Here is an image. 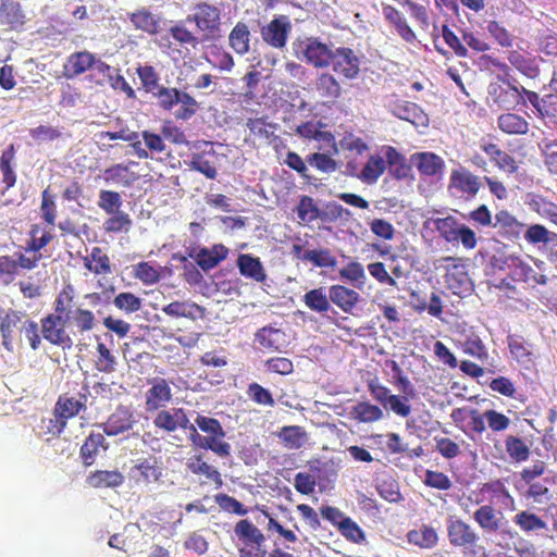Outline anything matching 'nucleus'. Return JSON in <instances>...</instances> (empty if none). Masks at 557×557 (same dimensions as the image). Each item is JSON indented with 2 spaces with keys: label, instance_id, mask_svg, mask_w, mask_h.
I'll list each match as a JSON object with an SVG mask.
<instances>
[{
  "label": "nucleus",
  "instance_id": "48",
  "mask_svg": "<svg viewBox=\"0 0 557 557\" xmlns=\"http://www.w3.org/2000/svg\"><path fill=\"white\" fill-rule=\"evenodd\" d=\"M530 209L557 226V205L541 195H531Z\"/></svg>",
  "mask_w": 557,
  "mask_h": 557
},
{
  "label": "nucleus",
  "instance_id": "4",
  "mask_svg": "<svg viewBox=\"0 0 557 557\" xmlns=\"http://www.w3.org/2000/svg\"><path fill=\"white\" fill-rule=\"evenodd\" d=\"M424 225L436 231L445 242L455 244L460 242L467 250L474 249L478 244L476 235L466 224L460 223L455 216L429 218Z\"/></svg>",
  "mask_w": 557,
  "mask_h": 557
},
{
  "label": "nucleus",
  "instance_id": "3",
  "mask_svg": "<svg viewBox=\"0 0 557 557\" xmlns=\"http://www.w3.org/2000/svg\"><path fill=\"white\" fill-rule=\"evenodd\" d=\"M543 264V261L520 255H508L502 260V269L507 271L513 282L524 283L530 287L547 284L548 277L541 269Z\"/></svg>",
  "mask_w": 557,
  "mask_h": 557
},
{
  "label": "nucleus",
  "instance_id": "46",
  "mask_svg": "<svg viewBox=\"0 0 557 557\" xmlns=\"http://www.w3.org/2000/svg\"><path fill=\"white\" fill-rule=\"evenodd\" d=\"M0 22L15 28L24 24L21 4L14 0H2L0 3Z\"/></svg>",
  "mask_w": 557,
  "mask_h": 557
},
{
  "label": "nucleus",
  "instance_id": "52",
  "mask_svg": "<svg viewBox=\"0 0 557 557\" xmlns=\"http://www.w3.org/2000/svg\"><path fill=\"white\" fill-rule=\"evenodd\" d=\"M417 169L422 175L434 176L442 173L444 161L435 153L422 152L418 156Z\"/></svg>",
  "mask_w": 557,
  "mask_h": 557
},
{
  "label": "nucleus",
  "instance_id": "28",
  "mask_svg": "<svg viewBox=\"0 0 557 557\" xmlns=\"http://www.w3.org/2000/svg\"><path fill=\"white\" fill-rule=\"evenodd\" d=\"M218 156L216 152L211 148L208 151L194 152L190 156V160L188 162V166L201 173L209 180H215L218 176L216 162Z\"/></svg>",
  "mask_w": 557,
  "mask_h": 557
},
{
  "label": "nucleus",
  "instance_id": "15",
  "mask_svg": "<svg viewBox=\"0 0 557 557\" xmlns=\"http://www.w3.org/2000/svg\"><path fill=\"white\" fill-rule=\"evenodd\" d=\"M153 425L166 433L183 430L188 433L190 421L184 408L160 410L153 419Z\"/></svg>",
  "mask_w": 557,
  "mask_h": 557
},
{
  "label": "nucleus",
  "instance_id": "17",
  "mask_svg": "<svg viewBox=\"0 0 557 557\" xmlns=\"http://www.w3.org/2000/svg\"><path fill=\"white\" fill-rule=\"evenodd\" d=\"M26 319L27 314L16 310H9L0 318V333L5 350L13 351V343L22 331Z\"/></svg>",
  "mask_w": 557,
  "mask_h": 557
},
{
  "label": "nucleus",
  "instance_id": "13",
  "mask_svg": "<svg viewBox=\"0 0 557 557\" xmlns=\"http://www.w3.org/2000/svg\"><path fill=\"white\" fill-rule=\"evenodd\" d=\"M163 469L157 457L140 458L129 470V478L137 485H149L158 482Z\"/></svg>",
  "mask_w": 557,
  "mask_h": 557
},
{
  "label": "nucleus",
  "instance_id": "7",
  "mask_svg": "<svg viewBox=\"0 0 557 557\" xmlns=\"http://www.w3.org/2000/svg\"><path fill=\"white\" fill-rule=\"evenodd\" d=\"M234 533L239 542L240 557H264L263 543L265 537L248 519L239 520L234 527Z\"/></svg>",
  "mask_w": 557,
  "mask_h": 557
},
{
  "label": "nucleus",
  "instance_id": "16",
  "mask_svg": "<svg viewBox=\"0 0 557 557\" xmlns=\"http://www.w3.org/2000/svg\"><path fill=\"white\" fill-rule=\"evenodd\" d=\"M149 383L150 387L145 393L146 410L156 411L164 408L173 397L169 382L163 377H153Z\"/></svg>",
  "mask_w": 557,
  "mask_h": 557
},
{
  "label": "nucleus",
  "instance_id": "37",
  "mask_svg": "<svg viewBox=\"0 0 557 557\" xmlns=\"http://www.w3.org/2000/svg\"><path fill=\"white\" fill-rule=\"evenodd\" d=\"M139 178L138 174L131 171L129 164L116 163L103 171V180L123 187H131Z\"/></svg>",
  "mask_w": 557,
  "mask_h": 557
},
{
  "label": "nucleus",
  "instance_id": "9",
  "mask_svg": "<svg viewBox=\"0 0 557 557\" xmlns=\"http://www.w3.org/2000/svg\"><path fill=\"white\" fill-rule=\"evenodd\" d=\"M446 531L449 544L456 548L473 552L480 541L476 531L461 518L447 519Z\"/></svg>",
  "mask_w": 557,
  "mask_h": 557
},
{
  "label": "nucleus",
  "instance_id": "53",
  "mask_svg": "<svg viewBox=\"0 0 557 557\" xmlns=\"http://www.w3.org/2000/svg\"><path fill=\"white\" fill-rule=\"evenodd\" d=\"M169 34L182 47L196 49L202 41L197 35L189 30L183 22L172 25L169 28Z\"/></svg>",
  "mask_w": 557,
  "mask_h": 557
},
{
  "label": "nucleus",
  "instance_id": "34",
  "mask_svg": "<svg viewBox=\"0 0 557 557\" xmlns=\"http://www.w3.org/2000/svg\"><path fill=\"white\" fill-rule=\"evenodd\" d=\"M85 269L95 275H109L112 273L110 257L101 247H92L90 252L83 257Z\"/></svg>",
  "mask_w": 557,
  "mask_h": 557
},
{
  "label": "nucleus",
  "instance_id": "60",
  "mask_svg": "<svg viewBox=\"0 0 557 557\" xmlns=\"http://www.w3.org/2000/svg\"><path fill=\"white\" fill-rule=\"evenodd\" d=\"M96 369L102 373H112L115 371L116 359L111 350L103 344H97Z\"/></svg>",
  "mask_w": 557,
  "mask_h": 557
},
{
  "label": "nucleus",
  "instance_id": "10",
  "mask_svg": "<svg viewBox=\"0 0 557 557\" xmlns=\"http://www.w3.org/2000/svg\"><path fill=\"white\" fill-rule=\"evenodd\" d=\"M330 66L339 77L354 81L361 71V55L350 47H337L334 50Z\"/></svg>",
  "mask_w": 557,
  "mask_h": 557
},
{
  "label": "nucleus",
  "instance_id": "64",
  "mask_svg": "<svg viewBox=\"0 0 557 557\" xmlns=\"http://www.w3.org/2000/svg\"><path fill=\"white\" fill-rule=\"evenodd\" d=\"M134 276L145 285H153L160 280V272L150 262L141 261L134 267Z\"/></svg>",
  "mask_w": 557,
  "mask_h": 557
},
{
  "label": "nucleus",
  "instance_id": "55",
  "mask_svg": "<svg viewBox=\"0 0 557 557\" xmlns=\"http://www.w3.org/2000/svg\"><path fill=\"white\" fill-rule=\"evenodd\" d=\"M304 261H310L317 268H332L337 265L335 256L327 248L306 250L301 255Z\"/></svg>",
  "mask_w": 557,
  "mask_h": 557
},
{
  "label": "nucleus",
  "instance_id": "23",
  "mask_svg": "<svg viewBox=\"0 0 557 557\" xmlns=\"http://www.w3.org/2000/svg\"><path fill=\"white\" fill-rule=\"evenodd\" d=\"M64 318L67 321V329L75 335L76 333L84 334L94 330L96 325V318L92 311L83 308H71V305H65Z\"/></svg>",
  "mask_w": 557,
  "mask_h": 557
},
{
  "label": "nucleus",
  "instance_id": "39",
  "mask_svg": "<svg viewBox=\"0 0 557 557\" xmlns=\"http://www.w3.org/2000/svg\"><path fill=\"white\" fill-rule=\"evenodd\" d=\"M407 541L422 549H431L438 543V533L433 527L421 524L407 533Z\"/></svg>",
  "mask_w": 557,
  "mask_h": 557
},
{
  "label": "nucleus",
  "instance_id": "49",
  "mask_svg": "<svg viewBox=\"0 0 557 557\" xmlns=\"http://www.w3.org/2000/svg\"><path fill=\"white\" fill-rule=\"evenodd\" d=\"M14 160L15 149L13 145H10L2 151L0 157V171L2 173V182L5 185V189L12 188L16 183V174L13 170Z\"/></svg>",
  "mask_w": 557,
  "mask_h": 557
},
{
  "label": "nucleus",
  "instance_id": "14",
  "mask_svg": "<svg viewBox=\"0 0 557 557\" xmlns=\"http://www.w3.org/2000/svg\"><path fill=\"white\" fill-rule=\"evenodd\" d=\"M493 228L504 239L515 242L523 234L525 224L507 209H500L494 215Z\"/></svg>",
  "mask_w": 557,
  "mask_h": 557
},
{
  "label": "nucleus",
  "instance_id": "43",
  "mask_svg": "<svg viewBox=\"0 0 557 557\" xmlns=\"http://www.w3.org/2000/svg\"><path fill=\"white\" fill-rule=\"evenodd\" d=\"M230 47L240 55L250 49V30L246 23L238 22L228 35Z\"/></svg>",
  "mask_w": 557,
  "mask_h": 557
},
{
  "label": "nucleus",
  "instance_id": "2",
  "mask_svg": "<svg viewBox=\"0 0 557 557\" xmlns=\"http://www.w3.org/2000/svg\"><path fill=\"white\" fill-rule=\"evenodd\" d=\"M73 299V287H64L54 300V313H49L41 319L42 337L50 344L60 346L63 349H70L74 344L70 333L66 332L67 321L64 318L65 305H71Z\"/></svg>",
  "mask_w": 557,
  "mask_h": 557
},
{
  "label": "nucleus",
  "instance_id": "18",
  "mask_svg": "<svg viewBox=\"0 0 557 557\" xmlns=\"http://www.w3.org/2000/svg\"><path fill=\"white\" fill-rule=\"evenodd\" d=\"M135 423L134 412L127 406L119 405L101 428L108 436H116L133 429Z\"/></svg>",
  "mask_w": 557,
  "mask_h": 557
},
{
  "label": "nucleus",
  "instance_id": "36",
  "mask_svg": "<svg viewBox=\"0 0 557 557\" xmlns=\"http://www.w3.org/2000/svg\"><path fill=\"white\" fill-rule=\"evenodd\" d=\"M125 481L123 473L119 470H96L87 476V483L94 488H115Z\"/></svg>",
  "mask_w": 557,
  "mask_h": 557
},
{
  "label": "nucleus",
  "instance_id": "6",
  "mask_svg": "<svg viewBox=\"0 0 557 557\" xmlns=\"http://www.w3.org/2000/svg\"><path fill=\"white\" fill-rule=\"evenodd\" d=\"M185 22L195 23L201 34V40L208 41L221 29V11L213 4L199 2L194 7V12L186 16Z\"/></svg>",
  "mask_w": 557,
  "mask_h": 557
},
{
  "label": "nucleus",
  "instance_id": "38",
  "mask_svg": "<svg viewBox=\"0 0 557 557\" xmlns=\"http://www.w3.org/2000/svg\"><path fill=\"white\" fill-rule=\"evenodd\" d=\"M128 18L135 29L156 35L160 29V18L146 8H141L128 14Z\"/></svg>",
  "mask_w": 557,
  "mask_h": 557
},
{
  "label": "nucleus",
  "instance_id": "51",
  "mask_svg": "<svg viewBox=\"0 0 557 557\" xmlns=\"http://www.w3.org/2000/svg\"><path fill=\"white\" fill-rule=\"evenodd\" d=\"M385 158L394 177L397 180L407 177L410 168L406 163V158L395 147H386Z\"/></svg>",
  "mask_w": 557,
  "mask_h": 557
},
{
  "label": "nucleus",
  "instance_id": "56",
  "mask_svg": "<svg viewBox=\"0 0 557 557\" xmlns=\"http://www.w3.org/2000/svg\"><path fill=\"white\" fill-rule=\"evenodd\" d=\"M136 73L140 79L141 87L147 94L153 95L160 88V76L152 65H139Z\"/></svg>",
  "mask_w": 557,
  "mask_h": 557
},
{
  "label": "nucleus",
  "instance_id": "29",
  "mask_svg": "<svg viewBox=\"0 0 557 557\" xmlns=\"http://www.w3.org/2000/svg\"><path fill=\"white\" fill-rule=\"evenodd\" d=\"M239 273L246 278H250L257 283H264L267 273L260 258L250 253H240L236 261Z\"/></svg>",
  "mask_w": 557,
  "mask_h": 557
},
{
  "label": "nucleus",
  "instance_id": "1",
  "mask_svg": "<svg viewBox=\"0 0 557 557\" xmlns=\"http://www.w3.org/2000/svg\"><path fill=\"white\" fill-rule=\"evenodd\" d=\"M226 435L221 422L212 417L198 413L195 423H190L188 440L193 446L211 450L221 458L231 456V444L224 441Z\"/></svg>",
  "mask_w": 557,
  "mask_h": 557
},
{
  "label": "nucleus",
  "instance_id": "24",
  "mask_svg": "<svg viewBox=\"0 0 557 557\" xmlns=\"http://www.w3.org/2000/svg\"><path fill=\"white\" fill-rule=\"evenodd\" d=\"M186 469L195 475L203 476L206 479L203 483H212L215 488H220L223 485L220 471L214 466L208 463L202 454H195L189 457L186 461Z\"/></svg>",
  "mask_w": 557,
  "mask_h": 557
},
{
  "label": "nucleus",
  "instance_id": "26",
  "mask_svg": "<svg viewBox=\"0 0 557 557\" xmlns=\"http://www.w3.org/2000/svg\"><path fill=\"white\" fill-rule=\"evenodd\" d=\"M482 151L488 157L490 161L502 172L513 174L518 170L516 159L503 150L497 144L483 143L481 144Z\"/></svg>",
  "mask_w": 557,
  "mask_h": 557
},
{
  "label": "nucleus",
  "instance_id": "57",
  "mask_svg": "<svg viewBox=\"0 0 557 557\" xmlns=\"http://www.w3.org/2000/svg\"><path fill=\"white\" fill-rule=\"evenodd\" d=\"M304 302L315 312H326L330 309L329 298L322 287L307 292L304 295Z\"/></svg>",
  "mask_w": 557,
  "mask_h": 557
},
{
  "label": "nucleus",
  "instance_id": "58",
  "mask_svg": "<svg viewBox=\"0 0 557 557\" xmlns=\"http://www.w3.org/2000/svg\"><path fill=\"white\" fill-rule=\"evenodd\" d=\"M505 446L507 454L516 462H522L529 459L530 449L520 437L513 435L507 436Z\"/></svg>",
  "mask_w": 557,
  "mask_h": 557
},
{
  "label": "nucleus",
  "instance_id": "25",
  "mask_svg": "<svg viewBox=\"0 0 557 557\" xmlns=\"http://www.w3.org/2000/svg\"><path fill=\"white\" fill-rule=\"evenodd\" d=\"M227 256L228 248L223 244H214L210 248L201 247L195 255L189 253V257L195 259L197 265L203 271H209L215 268L224 261Z\"/></svg>",
  "mask_w": 557,
  "mask_h": 557
},
{
  "label": "nucleus",
  "instance_id": "54",
  "mask_svg": "<svg viewBox=\"0 0 557 557\" xmlns=\"http://www.w3.org/2000/svg\"><path fill=\"white\" fill-rule=\"evenodd\" d=\"M298 219L301 223L309 224L321 218L322 212L313 198L307 195L300 197L296 208Z\"/></svg>",
  "mask_w": 557,
  "mask_h": 557
},
{
  "label": "nucleus",
  "instance_id": "22",
  "mask_svg": "<svg viewBox=\"0 0 557 557\" xmlns=\"http://www.w3.org/2000/svg\"><path fill=\"white\" fill-rule=\"evenodd\" d=\"M448 187L472 198L479 193L481 181L479 176L471 173L468 169L459 168L451 171Z\"/></svg>",
  "mask_w": 557,
  "mask_h": 557
},
{
  "label": "nucleus",
  "instance_id": "45",
  "mask_svg": "<svg viewBox=\"0 0 557 557\" xmlns=\"http://www.w3.org/2000/svg\"><path fill=\"white\" fill-rule=\"evenodd\" d=\"M256 341L268 350H280L285 342V333L272 326H264L256 333Z\"/></svg>",
  "mask_w": 557,
  "mask_h": 557
},
{
  "label": "nucleus",
  "instance_id": "33",
  "mask_svg": "<svg viewBox=\"0 0 557 557\" xmlns=\"http://www.w3.org/2000/svg\"><path fill=\"white\" fill-rule=\"evenodd\" d=\"M162 312L170 318H186L191 321L202 319L205 309L191 301H172L162 308Z\"/></svg>",
  "mask_w": 557,
  "mask_h": 557
},
{
  "label": "nucleus",
  "instance_id": "8",
  "mask_svg": "<svg viewBox=\"0 0 557 557\" xmlns=\"http://www.w3.org/2000/svg\"><path fill=\"white\" fill-rule=\"evenodd\" d=\"M334 50L319 38L310 37L297 45L295 54L314 69H327L332 63Z\"/></svg>",
  "mask_w": 557,
  "mask_h": 557
},
{
  "label": "nucleus",
  "instance_id": "59",
  "mask_svg": "<svg viewBox=\"0 0 557 557\" xmlns=\"http://www.w3.org/2000/svg\"><path fill=\"white\" fill-rule=\"evenodd\" d=\"M339 276L342 280L348 281L357 287H361L367 278L363 265L358 261L348 262L339 270Z\"/></svg>",
  "mask_w": 557,
  "mask_h": 557
},
{
  "label": "nucleus",
  "instance_id": "41",
  "mask_svg": "<svg viewBox=\"0 0 557 557\" xmlns=\"http://www.w3.org/2000/svg\"><path fill=\"white\" fill-rule=\"evenodd\" d=\"M508 62L522 75L529 78H536L540 75V67L535 58H530L519 52L510 50L507 54Z\"/></svg>",
  "mask_w": 557,
  "mask_h": 557
},
{
  "label": "nucleus",
  "instance_id": "19",
  "mask_svg": "<svg viewBox=\"0 0 557 557\" xmlns=\"http://www.w3.org/2000/svg\"><path fill=\"white\" fill-rule=\"evenodd\" d=\"M386 163L383 157L372 154L361 170L351 161L347 163L346 169L349 175L358 177L366 184H374L386 170Z\"/></svg>",
  "mask_w": 557,
  "mask_h": 557
},
{
  "label": "nucleus",
  "instance_id": "44",
  "mask_svg": "<svg viewBox=\"0 0 557 557\" xmlns=\"http://www.w3.org/2000/svg\"><path fill=\"white\" fill-rule=\"evenodd\" d=\"M351 419L361 423H373L383 419V410L370 401H359L350 410Z\"/></svg>",
  "mask_w": 557,
  "mask_h": 557
},
{
  "label": "nucleus",
  "instance_id": "5",
  "mask_svg": "<svg viewBox=\"0 0 557 557\" xmlns=\"http://www.w3.org/2000/svg\"><path fill=\"white\" fill-rule=\"evenodd\" d=\"M159 107L164 111H171L175 106L180 104L174 116L176 120L187 121L191 119L199 109L197 100L186 91L175 87L160 86L152 95Z\"/></svg>",
  "mask_w": 557,
  "mask_h": 557
},
{
  "label": "nucleus",
  "instance_id": "20",
  "mask_svg": "<svg viewBox=\"0 0 557 557\" xmlns=\"http://www.w3.org/2000/svg\"><path fill=\"white\" fill-rule=\"evenodd\" d=\"M389 111L394 116L407 121L416 127H428L429 125V115L414 102L396 100L391 103Z\"/></svg>",
  "mask_w": 557,
  "mask_h": 557
},
{
  "label": "nucleus",
  "instance_id": "31",
  "mask_svg": "<svg viewBox=\"0 0 557 557\" xmlns=\"http://www.w3.org/2000/svg\"><path fill=\"white\" fill-rule=\"evenodd\" d=\"M330 300L345 313H351L359 302V294L344 285H332L329 289Z\"/></svg>",
  "mask_w": 557,
  "mask_h": 557
},
{
  "label": "nucleus",
  "instance_id": "11",
  "mask_svg": "<svg viewBox=\"0 0 557 557\" xmlns=\"http://www.w3.org/2000/svg\"><path fill=\"white\" fill-rule=\"evenodd\" d=\"M292 30V24L287 15L275 16L270 23L261 27L262 40L274 49H283Z\"/></svg>",
  "mask_w": 557,
  "mask_h": 557
},
{
  "label": "nucleus",
  "instance_id": "63",
  "mask_svg": "<svg viewBox=\"0 0 557 557\" xmlns=\"http://www.w3.org/2000/svg\"><path fill=\"white\" fill-rule=\"evenodd\" d=\"M247 127L256 138L270 140L272 136H274V131L276 128L275 124L268 123L264 119H249L247 121Z\"/></svg>",
  "mask_w": 557,
  "mask_h": 557
},
{
  "label": "nucleus",
  "instance_id": "50",
  "mask_svg": "<svg viewBox=\"0 0 557 557\" xmlns=\"http://www.w3.org/2000/svg\"><path fill=\"white\" fill-rule=\"evenodd\" d=\"M508 346L512 358L516 359L517 362L523 364L524 367H529V363L533 361L531 345L528 344L522 337L509 336Z\"/></svg>",
  "mask_w": 557,
  "mask_h": 557
},
{
  "label": "nucleus",
  "instance_id": "62",
  "mask_svg": "<svg viewBox=\"0 0 557 557\" xmlns=\"http://www.w3.org/2000/svg\"><path fill=\"white\" fill-rule=\"evenodd\" d=\"M486 29L495 42L502 48H510L513 44V36L498 21L487 22Z\"/></svg>",
  "mask_w": 557,
  "mask_h": 557
},
{
  "label": "nucleus",
  "instance_id": "27",
  "mask_svg": "<svg viewBox=\"0 0 557 557\" xmlns=\"http://www.w3.org/2000/svg\"><path fill=\"white\" fill-rule=\"evenodd\" d=\"M315 90L326 103L334 104L343 94L339 81L331 73H320L315 81Z\"/></svg>",
  "mask_w": 557,
  "mask_h": 557
},
{
  "label": "nucleus",
  "instance_id": "21",
  "mask_svg": "<svg viewBox=\"0 0 557 557\" xmlns=\"http://www.w3.org/2000/svg\"><path fill=\"white\" fill-rule=\"evenodd\" d=\"M83 389L84 393H79L78 398L67 394L60 395L54 405L53 414L60 416L67 423L70 419L86 410L87 394L89 393L88 385H85Z\"/></svg>",
  "mask_w": 557,
  "mask_h": 557
},
{
  "label": "nucleus",
  "instance_id": "42",
  "mask_svg": "<svg viewBox=\"0 0 557 557\" xmlns=\"http://www.w3.org/2000/svg\"><path fill=\"white\" fill-rule=\"evenodd\" d=\"M513 523L525 534L539 533L547 529V523L536 513L522 510L512 518Z\"/></svg>",
  "mask_w": 557,
  "mask_h": 557
},
{
  "label": "nucleus",
  "instance_id": "61",
  "mask_svg": "<svg viewBox=\"0 0 557 557\" xmlns=\"http://www.w3.org/2000/svg\"><path fill=\"white\" fill-rule=\"evenodd\" d=\"M337 531L346 541L354 544H363L367 540L366 532L350 517L342 523Z\"/></svg>",
  "mask_w": 557,
  "mask_h": 557
},
{
  "label": "nucleus",
  "instance_id": "40",
  "mask_svg": "<svg viewBox=\"0 0 557 557\" xmlns=\"http://www.w3.org/2000/svg\"><path fill=\"white\" fill-rule=\"evenodd\" d=\"M473 519L484 532L495 533L500 530L502 520L492 505L479 507L473 513Z\"/></svg>",
  "mask_w": 557,
  "mask_h": 557
},
{
  "label": "nucleus",
  "instance_id": "12",
  "mask_svg": "<svg viewBox=\"0 0 557 557\" xmlns=\"http://www.w3.org/2000/svg\"><path fill=\"white\" fill-rule=\"evenodd\" d=\"M506 86L498 83H491L488 86V96L495 104L502 109H515L521 103L520 88L509 82L507 78L498 77Z\"/></svg>",
  "mask_w": 557,
  "mask_h": 557
},
{
  "label": "nucleus",
  "instance_id": "47",
  "mask_svg": "<svg viewBox=\"0 0 557 557\" xmlns=\"http://www.w3.org/2000/svg\"><path fill=\"white\" fill-rule=\"evenodd\" d=\"M278 438L287 449H299L307 441V433L302 426L286 425L277 433Z\"/></svg>",
  "mask_w": 557,
  "mask_h": 557
},
{
  "label": "nucleus",
  "instance_id": "32",
  "mask_svg": "<svg viewBox=\"0 0 557 557\" xmlns=\"http://www.w3.org/2000/svg\"><path fill=\"white\" fill-rule=\"evenodd\" d=\"M497 127L506 135L520 136L529 133L530 123L518 113L506 112L497 117Z\"/></svg>",
  "mask_w": 557,
  "mask_h": 557
},
{
  "label": "nucleus",
  "instance_id": "35",
  "mask_svg": "<svg viewBox=\"0 0 557 557\" xmlns=\"http://www.w3.org/2000/svg\"><path fill=\"white\" fill-rule=\"evenodd\" d=\"M100 449L107 450L108 444L106 443V437L102 433L91 432L86 440L84 441L81 449L79 456L84 466L90 467L95 463L96 457L98 456Z\"/></svg>",
  "mask_w": 557,
  "mask_h": 557
},
{
  "label": "nucleus",
  "instance_id": "30",
  "mask_svg": "<svg viewBox=\"0 0 557 557\" xmlns=\"http://www.w3.org/2000/svg\"><path fill=\"white\" fill-rule=\"evenodd\" d=\"M95 63V54L89 51H78L72 53L63 65V75L66 78H74L89 69Z\"/></svg>",
  "mask_w": 557,
  "mask_h": 557
}]
</instances>
